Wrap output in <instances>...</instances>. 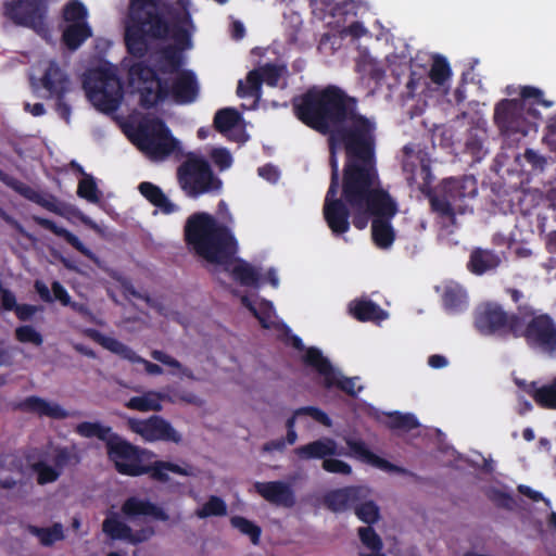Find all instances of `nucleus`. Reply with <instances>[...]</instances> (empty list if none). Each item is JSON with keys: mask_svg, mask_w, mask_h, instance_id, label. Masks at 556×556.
Listing matches in <instances>:
<instances>
[{"mask_svg": "<svg viewBox=\"0 0 556 556\" xmlns=\"http://www.w3.org/2000/svg\"><path fill=\"white\" fill-rule=\"evenodd\" d=\"M230 523L242 534L248 535L254 545L258 544L262 532L258 526L240 516L232 517Z\"/></svg>", "mask_w": 556, "mask_h": 556, "instance_id": "44", "label": "nucleus"}, {"mask_svg": "<svg viewBox=\"0 0 556 556\" xmlns=\"http://www.w3.org/2000/svg\"><path fill=\"white\" fill-rule=\"evenodd\" d=\"M110 459L119 473L127 476H141L147 469L140 464L139 450L115 434L106 445Z\"/></svg>", "mask_w": 556, "mask_h": 556, "instance_id": "11", "label": "nucleus"}, {"mask_svg": "<svg viewBox=\"0 0 556 556\" xmlns=\"http://www.w3.org/2000/svg\"><path fill=\"white\" fill-rule=\"evenodd\" d=\"M25 110L29 112L33 116H41L46 112L41 103H25Z\"/></svg>", "mask_w": 556, "mask_h": 556, "instance_id": "64", "label": "nucleus"}, {"mask_svg": "<svg viewBox=\"0 0 556 556\" xmlns=\"http://www.w3.org/2000/svg\"><path fill=\"white\" fill-rule=\"evenodd\" d=\"M476 193L475 178L447 179L442 182L439 191L430 197V203L435 213L446 217L452 225H456L455 215L466 212L463 200L472 198Z\"/></svg>", "mask_w": 556, "mask_h": 556, "instance_id": "6", "label": "nucleus"}, {"mask_svg": "<svg viewBox=\"0 0 556 556\" xmlns=\"http://www.w3.org/2000/svg\"><path fill=\"white\" fill-rule=\"evenodd\" d=\"M166 399L167 396L165 394L150 390L143 392L141 395L130 397L126 403V407L142 413L160 412L163 408L162 402Z\"/></svg>", "mask_w": 556, "mask_h": 556, "instance_id": "28", "label": "nucleus"}, {"mask_svg": "<svg viewBox=\"0 0 556 556\" xmlns=\"http://www.w3.org/2000/svg\"><path fill=\"white\" fill-rule=\"evenodd\" d=\"M28 533L36 536L45 546H51L55 542L64 539V530L61 523H54L52 527L39 528L36 526L27 527Z\"/></svg>", "mask_w": 556, "mask_h": 556, "instance_id": "35", "label": "nucleus"}, {"mask_svg": "<svg viewBox=\"0 0 556 556\" xmlns=\"http://www.w3.org/2000/svg\"><path fill=\"white\" fill-rule=\"evenodd\" d=\"M532 396L542 407L556 409V377L549 382L536 388Z\"/></svg>", "mask_w": 556, "mask_h": 556, "instance_id": "40", "label": "nucleus"}, {"mask_svg": "<svg viewBox=\"0 0 556 556\" xmlns=\"http://www.w3.org/2000/svg\"><path fill=\"white\" fill-rule=\"evenodd\" d=\"M167 33L168 25L157 0H131L125 41L132 55H143L149 48V39L162 38Z\"/></svg>", "mask_w": 556, "mask_h": 556, "instance_id": "4", "label": "nucleus"}, {"mask_svg": "<svg viewBox=\"0 0 556 556\" xmlns=\"http://www.w3.org/2000/svg\"><path fill=\"white\" fill-rule=\"evenodd\" d=\"M370 495L355 504V515L365 523L371 525L379 520L380 509L378 505L371 501Z\"/></svg>", "mask_w": 556, "mask_h": 556, "instance_id": "41", "label": "nucleus"}, {"mask_svg": "<svg viewBox=\"0 0 556 556\" xmlns=\"http://www.w3.org/2000/svg\"><path fill=\"white\" fill-rule=\"evenodd\" d=\"M187 243L192 250L212 264L223 265L243 286L255 287L260 273L244 261H231L237 252V242L230 231L218 226L206 213H195L188 217L185 226Z\"/></svg>", "mask_w": 556, "mask_h": 556, "instance_id": "3", "label": "nucleus"}, {"mask_svg": "<svg viewBox=\"0 0 556 556\" xmlns=\"http://www.w3.org/2000/svg\"><path fill=\"white\" fill-rule=\"evenodd\" d=\"M15 333L16 338L21 342H29L35 345H40L42 343L41 334L38 331H36L31 326L18 327Z\"/></svg>", "mask_w": 556, "mask_h": 556, "instance_id": "52", "label": "nucleus"}, {"mask_svg": "<svg viewBox=\"0 0 556 556\" xmlns=\"http://www.w3.org/2000/svg\"><path fill=\"white\" fill-rule=\"evenodd\" d=\"M525 157L528 162L532 163L534 166H538V167L544 166V163H545L544 159L533 150H527L525 152Z\"/></svg>", "mask_w": 556, "mask_h": 556, "instance_id": "61", "label": "nucleus"}, {"mask_svg": "<svg viewBox=\"0 0 556 556\" xmlns=\"http://www.w3.org/2000/svg\"><path fill=\"white\" fill-rule=\"evenodd\" d=\"M501 264V257L490 250L476 249L471 252L468 268L476 275H482L495 269Z\"/></svg>", "mask_w": 556, "mask_h": 556, "instance_id": "29", "label": "nucleus"}, {"mask_svg": "<svg viewBox=\"0 0 556 556\" xmlns=\"http://www.w3.org/2000/svg\"><path fill=\"white\" fill-rule=\"evenodd\" d=\"M84 88L90 102L102 112L115 111L123 98L122 85L114 68L89 72Z\"/></svg>", "mask_w": 556, "mask_h": 556, "instance_id": "8", "label": "nucleus"}, {"mask_svg": "<svg viewBox=\"0 0 556 556\" xmlns=\"http://www.w3.org/2000/svg\"><path fill=\"white\" fill-rule=\"evenodd\" d=\"M321 468L327 472L342 476H350L352 473V467L346 462L333 456L325 458L321 463Z\"/></svg>", "mask_w": 556, "mask_h": 556, "instance_id": "48", "label": "nucleus"}, {"mask_svg": "<svg viewBox=\"0 0 556 556\" xmlns=\"http://www.w3.org/2000/svg\"><path fill=\"white\" fill-rule=\"evenodd\" d=\"M370 494L371 491L366 486H350L330 492L325 501L331 510L343 511L366 500Z\"/></svg>", "mask_w": 556, "mask_h": 556, "instance_id": "21", "label": "nucleus"}, {"mask_svg": "<svg viewBox=\"0 0 556 556\" xmlns=\"http://www.w3.org/2000/svg\"><path fill=\"white\" fill-rule=\"evenodd\" d=\"M294 454L303 460L325 459L330 456L339 455L338 443L330 438H321L307 444L296 447Z\"/></svg>", "mask_w": 556, "mask_h": 556, "instance_id": "24", "label": "nucleus"}, {"mask_svg": "<svg viewBox=\"0 0 556 556\" xmlns=\"http://www.w3.org/2000/svg\"><path fill=\"white\" fill-rule=\"evenodd\" d=\"M48 0H18V2L8 5L9 16L18 25L33 28L38 34H46V7Z\"/></svg>", "mask_w": 556, "mask_h": 556, "instance_id": "16", "label": "nucleus"}, {"mask_svg": "<svg viewBox=\"0 0 556 556\" xmlns=\"http://www.w3.org/2000/svg\"><path fill=\"white\" fill-rule=\"evenodd\" d=\"M13 309H15L17 316L21 319H27L36 313V307H34L31 305H20L18 306L15 304Z\"/></svg>", "mask_w": 556, "mask_h": 556, "instance_id": "60", "label": "nucleus"}, {"mask_svg": "<svg viewBox=\"0 0 556 556\" xmlns=\"http://www.w3.org/2000/svg\"><path fill=\"white\" fill-rule=\"evenodd\" d=\"M124 290H125V293L126 294H129V295H132L135 298H139V299H143L144 301H147L152 307L156 308L160 313H163V307L161 304L152 301L149 296L147 295H142L140 294L139 292H137L132 286L126 283L124 286Z\"/></svg>", "mask_w": 556, "mask_h": 556, "instance_id": "58", "label": "nucleus"}, {"mask_svg": "<svg viewBox=\"0 0 556 556\" xmlns=\"http://www.w3.org/2000/svg\"><path fill=\"white\" fill-rule=\"evenodd\" d=\"M298 117L314 129L329 134L331 184L324 215L336 233L348 231L349 215L358 229L370 216L372 238L380 248L392 244L394 235L386 220L397 212L382 188L375 161V123L356 113L355 101L340 89L311 90L294 103Z\"/></svg>", "mask_w": 556, "mask_h": 556, "instance_id": "1", "label": "nucleus"}, {"mask_svg": "<svg viewBox=\"0 0 556 556\" xmlns=\"http://www.w3.org/2000/svg\"><path fill=\"white\" fill-rule=\"evenodd\" d=\"M77 192L79 197L88 200L89 202L96 203L99 201L96 184L90 176L80 180Z\"/></svg>", "mask_w": 556, "mask_h": 556, "instance_id": "49", "label": "nucleus"}, {"mask_svg": "<svg viewBox=\"0 0 556 556\" xmlns=\"http://www.w3.org/2000/svg\"><path fill=\"white\" fill-rule=\"evenodd\" d=\"M518 491H519L521 494H523L525 496H527V497H529L530 500H532L533 502L544 501V502H545V504H546V506H549V505H551V503H549V501H548V500L544 498V496H543L540 492H538V491H535V490L531 489L530 486H527V485L520 484V485L518 486Z\"/></svg>", "mask_w": 556, "mask_h": 556, "instance_id": "57", "label": "nucleus"}, {"mask_svg": "<svg viewBox=\"0 0 556 556\" xmlns=\"http://www.w3.org/2000/svg\"><path fill=\"white\" fill-rule=\"evenodd\" d=\"M36 203L39 204L40 206L47 208L50 212L63 215V211L61 208V205L51 195H45V194L40 193L38 199H37V201H36Z\"/></svg>", "mask_w": 556, "mask_h": 556, "instance_id": "54", "label": "nucleus"}, {"mask_svg": "<svg viewBox=\"0 0 556 556\" xmlns=\"http://www.w3.org/2000/svg\"><path fill=\"white\" fill-rule=\"evenodd\" d=\"M75 431L84 438H98L108 445L109 441L116 434L111 427L101 422L84 421L76 426Z\"/></svg>", "mask_w": 556, "mask_h": 556, "instance_id": "34", "label": "nucleus"}, {"mask_svg": "<svg viewBox=\"0 0 556 556\" xmlns=\"http://www.w3.org/2000/svg\"><path fill=\"white\" fill-rule=\"evenodd\" d=\"M287 68L283 65L267 64L257 70L251 71L245 80L239 81L237 92L239 97H254L258 99L261 96L262 83L270 87L285 86Z\"/></svg>", "mask_w": 556, "mask_h": 556, "instance_id": "12", "label": "nucleus"}, {"mask_svg": "<svg viewBox=\"0 0 556 556\" xmlns=\"http://www.w3.org/2000/svg\"><path fill=\"white\" fill-rule=\"evenodd\" d=\"M128 428L147 442L168 441L179 443L180 433L161 416H151L147 419L129 418Z\"/></svg>", "mask_w": 556, "mask_h": 556, "instance_id": "13", "label": "nucleus"}, {"mask_svg": "<svg viewBox=\"0 0 556 556\" xmlns=\"http://www.w3.org/2000/svg\"><path fill=\"white\" fill-rule=\"evenodd\" d=\"M25 407L40 416L54 419H64L70 416V414L56 402L47 401L36 396L28 397L25 401Z\"/></svg>", "mask_w": 556, "mask_h": 556, "instance_id": "30", "label": "nucleus"}, {"mask_svg": "<svg viewBox=\"0 0 556 556\" xmlns=\"http://www.w3.org/2000/svg\"><path fill=\"white\" fill-rule=\"evenodd\" d=\"M358 536L362 543L371 552H381L383 543L380 536L371 527H362L358 529Z\"/></svg>", "mask_w": 556, "mask_h": 556, "instance_id": "46", "label": "nucleus"}, {"mask_svg": "<svg viewBox=\"0 0 556 556\" xmlns=\"http://www.w3.org/2000/svg\"><path fill=\"white\" fill-rule=\"evenodd\" d=\"M193 31L194 25L189 14L184 12L174 29V39L179 49L170 47L153 56L157 73L142 62L130 67L129 84L139 93L143 106H153L167 97H172L178 103H189L195 99L198 84L194 75L180 70V50L191 47Z\"/></svg>", "mask_w": 556, "mask_h": 556, "instance_id": "2", "label": "nucleus"}, {"mask_svg": "<svg viewBox=\"0 0 556 556\" xmlns=\"http://www.w3.org/2000/svg\"><path fill=\"white\" fill-rule=\"evenodd\" d=\"M52 291L54 294V299L59 300L63 305L71 304V298L65 288L60 282L54 281L52 283Z\"/></svg>", "mask_w": 556, "mask_h": 556, "instance_id": "56", "label": "nucleus"}, {"mask_svg": "<svg viewBox=\"0 0 556 556\" xmlns=\"http://www.w3.org/2000/svg\"><path fill=\"white\" fill-rule=\"evenodd\" d=\"M489 497L495 502L498 506L513 509L516 505L515 500L513 496L504 491L501 490H491L489 492Z\"/></svg>", "mask_w": 556, "mask_h": 556, "instance_id": "53", "label": "nucleus"}, {"mask_svg": "<svg viewBox=\"0 0 556 556\" xmlns=\"http://www.w3.org/2000/svg\"><path fill=\"white\" fill-rule=\"evenodd\" d=\"M475 325L483 334L503 331H511L516 334L521 331V320L516 316H508L495 303H485L477 308Z\"/></svg>", "mask_w": 556, "mask_h": 556, "instance_id": "9", "label": "nucleus"}, {"mask_svg": "<svg viewBox=\"0 0 556 556\" xmlns=\"http://www.w3.org/2000/svg\"><path fill=\"white\" fill-rule=\"evenodd\" d=\"M68 460L70 453L66 450H59L51 462L41 460L36 463L33 468L37 475V482L47 484L56 481Z\"/></svg>", "mask_w": 556, "mask_h": 556, "instance_id": "22", "label": "nucleus"}, {"mask_svg": "<svg viewBox=\"0 0 556 556\" xmlns=\"http://www.w3.org/2000/svg\"><path fill=\"white\" fill-rule=\"evenodd\" d=\"M286 450V441L283 439H276L268 441L262 445V452L270 454L274 452L282 453Z\"/></svg>", "mask_w": 556, "mask_h": 556, "instance_id": "55", "label": "nucleus"}, {"mask_svg": "<svg viewBox=\"0 0 556 556\" xmlns=\"http://www.w3.org/2000/svg\"><path fill=\"white\" fill-rule=\"evenodd\" d=\"M210 156H211L213 163L220 170L229 168L232 164V157H231L229 151L224 148H214L211 151Z\"/></svg>", "mask_w": 556, "mask_h": 556, "instance_id": "51", "label": "nucleus"}, {"mask_svg": "<svg viewBox=\"0 0 556 556\" xmlns=\"http://www.w3.org/2000/svg\"><path fill=\"white\" fill-rule=\"evenodd\" d=\"M295 415H303V416H309L317 422L326 426L331 427V419L328 417V415L323 412L321 409L314 407V406H306L295 409Z\"/></svg>", "mask_w": 556, "mask_h": 556, "instance_id": "50", "label": "nucleus"}, {"mask_svg": "<svg viewBox=\"0 0 556 556\" xmlns=\"http://www.w3.org/2000/svg\"><path fill=\"white\" fill-rule=\"evenodd\" d=\"M194 515L199 519L224 517L227 515V504L219 496L211 495L194 510Z\"/></svg>", "mask_w": 556, "mask_h": 556, "instance_id": "37", "label": "nucleus"}, {"mask_svg": "<svg viewBox=\"0 0 556 556\" xmlns=\"http://www.w3.org/2000/svg\"><path fill=\"white\" fill-rule=\"evenodd\" d=\"M177 177L180 188L190 198L222 189V180L214 175L207 161L195 154L187 156L177 169Z\"/></svg>", "mask_w": 556, "mask_h": 556, "instance_id": "7", "label": "nucleus"}, {"mask_svg": "<svg viewBox=\"0 0 556 556\" xmlns=\"http://www.w3.org/2000/svg\"><path fill=\"white\" fill-rule=\"evenodd\" d=\"M542 91L540 89L533 88V87H523L521 89V97L523 99L534 98L539 102L543 103L545 106H551L552 103L547 101L541 100Z\"/></svg>", "mask_w": 556, "mask_h": 556, "instance_id": "59", "label": "nucleus"}, {"mask_svg": "<svg viewBox=\"0 0 556 556\" xmlns=\"http://www.w3.org/2000/svg\"><path fill=\"white\" fill-rule=\"evenodd\" d=\"M0 180L5 184L8 187L12 188L26 199L33 201L36 203L40 192L34 190L29 186L21 182L20 180L11 177L10 175L5 174L4 172L0 170Z\"/></svg>", "mask_w": 556, "mask_h": 556, "instance_id": "45", "label": "nucleus"}, {"mask_svg": "<svg viewBox=\"0 0 556 556\" xmlns=\"http://www.w3.org/2000/svg\"><path fill=\"white\" fill-rule=\"evenodd\" d=\"M151 357L154 361L160 362L163 365L169 367L172 375H177L180 378L185 377V378H188L191 380H195V376L193 375L191 369H189L188 367H185L179 361H177L172 355L165 353L164 351L152 350Z\"/></svg>", "mask_w": 556, "mask_h": 556, "instance_id": "36", "label": "nucleus"}, {"mask_svg": "<svg viewBox=\"0 0 556 556\" xmlns=\"http://www.w3.org/2000/svg\"><path fill=\"white\" fill-rule=\"evenodd\" d=\"M102 531L112 540H121L134 545L148 541L154 533L153 528L150 526L138 530L130 528L116 514H110L104 519Z\"/></svg>", "mask_w": 556, "mask_h": 556, "instance_id": "18", "label": "nucleus"}, {"mask_svg": "<svg viewBox=\"0 0 556 556\" xmlns=\"http://www.w3.org/2000/svg\"><path fill=\"white\" fill-rule=\"evenodd\" d=\"M305 363L314 367L324 378L326 387L337 386L351 395H356L363 387L356 386L358 378H345L336 370L319 350L311 348L306 351Z\"/></svg>", "mask_w": 556, "mask_h": 556, "instance_id": "15", "label": "nucleus"}, {"mask_svg": "<svg viewBox=\"0 0 556 556\" xmlns=\"http://www.w3.org/2000/svg\"><path fill=\"white\" fill-rule=\"evenodd\" d=\"M132 142L149 159L161 161L178 148L165 124L154 117H144L131 135Z\"/></svg>", "mask_w": 556, "mask_h": 556, "instance_id": "5", "label": "nucleus"}, {"mask_svg": "<svg viewBox=\"0 0 556 556\" xmlns=\"http://www.w3.org/2000/svg\"><path fill=\"white\" fill-rule=\"evenodd\" d=\"M122 511L128 518L137 516H152L159 520H168V515L162 508L139 497H130L125 501L122 506Z\"/></svg>", "mask_w": 556, "mask_h": 556, "instance_id": "25", "label": "nucleus"}, {"mask_svg": "<svg viewBox=\"0 0 556 556\" xmlns=\"http://www.w3.org/2000/svg\"><path fill=\"white\" fill-rule=\"evenodd\" d=\"M254 490L267 502L286 508L295 505V495L290 483L281 480L255 482Z\"/></svg>", "mask_w": 556, "mask_h": 556, "instance_id": "19", "label": "nucleus"}, {"mask_svg": "<svg viewBox=\"0 0 556 556\" xmlns=\"http://www.w3.org/2000/svg\"><path fill=\"white\" fill-rule=\"evenodd\" d=\"M63 14L68 23L63 39L70 49L75 50L91 36V29L86 22L87 10L81 2L73 0L66 4Z\"/></svg>", "mask_w": 556, "mask_h": 556, "instance_id": "14", "label": "nucleus"}, {"mask_svg": "<svg viewBox=\"0 0 556 556\" xmlns=\"http://www.w3.org/2000/svg\"><path fill=\"white\" fill-rule=\"evenodd\" d=\"M139 191L153 205L157 206L166 214L173 213L177 210V206L169 201L163 191L151 182H141L139 185Z\"/></svg>", "mask_w": 556, "mask_h": 556, "instance_id": "31", "label": "nucleus"}, {"mask_svg": "<svg viewBox=\"0 0 556 556\" xmlns=\"http://www.w3.org/2000/svg\"><path fill=\"white\" fill-rule=\"evenodd\" d=\"M179 400L187 404H192L197 406H201L203 404L202 399H200L198 395L193 393H182L179 395Z\"/></svg>", "mask_w": 556, "mask_h": 556, "instance_id": "63", "label": "nucleus"}, {"mask_svg": "<svg viewBox=\"0 0 556 556\" xmlns=\"http://www.w3.org/2000/svg\"><path fill=\"white\" fill-rule=\"evenodd\" d=\"M89 336L104 349L118 355L123 359H126L132 364H141L144 368V371L149 376H161L164 374V370L160 365L144 359L138 355L130 346L124 344L117 339L104 336L97 330H91Z\"/></svg>", "mask_w": 556, "mask_h": 556, "instance_id": "17", "label": "nucleus"}, {"mask_svg": "<svg viewBox=\"0 0 556 556\" xmlns=\"http://www.w3.org/2000/svg\"><path fill=\"white\" fill-rule=\"evenodd\" d=\"M240 123L241 116L233 109L219 110L214 118L216 129L225 135H228L231 130L239 127Z\"/></svg>", "mask_w": 556, "mask_h": 556, "instance_id": "38", "label": "nucleus"}, {"mask_svg": "<svg viewBox=\"0 0 556 556\" xmlns=\"http://www.w3.org/2000/svg\"><path fill=\"white\" fill-rule=\"evenodd\" d=\"M450 74L451 72L446 61L441 56L434 58L429 74L431 80L441 85L450 77Z\"/></svg>", "mask_w": 556, "mask_h": 556, "instance_id": "47", "label": "nucleus"}, {"mask_svg": "<svg viewBox=\"0 0 556 556\" xmlns=\"http://www.w3.org/2000/svg\"><path fill=\"white\" fill-rule=\"evenodd\" d=\"M386 426L390 429H400L410 431L419 427L417 418L413 414H402L399 412L388 413Z\"/></svg>", "mask_w": 556, "mask_h": 556, "instance_id": "42", "label": "nucleus"}, {"mask_svg": "<svg viewBox=\"0 0 556 556\" xmlns=\"http://www.w3.org/2000/svg\"><path fill=\"white\" fill-rule=\"evenodd\" d=\"M516 336L525 337L535 349L556 355V325L547 315L535 316L527 323L521 321V331Z\"/></svg>", "mask_w": 556, "mask_h": 556, "instance_id": "10", "label": "nucleus"}, {"mask_svg": "<svg viewBox=\"0 0 556 556\" xmlns=\"http://www.w3.org/2000/svg\"><path fill=\"white\" fill-rule=\"evenodd\" d=\"M146 473L150 472L152 478L162 482L168 481V472L185 477H193L197 475V469L187 463L178 465L169 462H155L151 467H146Z\"/></svg>", "mask_w": 556, "mask_h": 556, "instance_id": "26", "label": "nucleus"}, {"mask_svg": "<svg viewBox=\"0 0 556 556\" xmlns=\"http://www.w3.org/2000/svg\"><path fill=\"white\" fill-rule=\"evenodd\" d=\"M43 86L55 94H61L66 90V79L61 70L51 63L43 76Z\"/></svg>", "mask_w": 556, "mask_h": 556, "instance_id": "39", "label": "nucleus"}, {"mask_svg": "<svg viewBox=\"0 0 556 556\" xmlns=\"http://www.w3.org/2000/svg\"><path fill=\"white\" fill-rule=\"evenodd\" d=\"M345 444L350 448V455L361 459L362 462H365L367 464H370L381 470L388 471V472H397V473H406V470L403 468H400L388 460L375 455L371 453L365 442L362 440H356L353 438H345L344 439Z\"/></svg>", "mask_w": 556, "mask_h": 556, "instance_id": "23", "label": "nucleus"}, {"mask_svg": "<svg viewBox=\"0 0 556 556\" xmlns=\"http://www.w3.org/2000/svg\"><path fill=\"white\" fill-rule=\"evenodd\" d=\"M253 315L258 319L264 328L270 329L279 327V323L277 321V316L271 302L262 301L256 306V311Z\"/></svg>", "mask_w": 556, "mask_h": 556, "instance_id": "43", "label": "nucleus"}, {"mask_svg": "<svg viewBox=\"0 0 556 556\" xmlns=\"http://www.w3.org/2000/svg\"><path fill=\"white\" fill-rule=\"evenodd\" d=\"M33 219L35 223L51 230L56 236L63 237L70 244H72L76 250H78L80 253H83L92 262H94L98 266L101 265L96 254L92 253L88 248H86L85 244L75 235H73L72 232L62 227L56 226L53 222L49 219L39 216H33Z\"/></svg>", "mask_w": 556, "mask_h": 556, "instance_id": "27", "label": "nucleus"}, {"mask_svg": "<svg viewBox=\"0 0 556 556\" xmlns=\"http://www.w3.org/2000/svg\"><path fill=\"white\" fill-rule=\"evenodd\" d=\"M35 289L43 301L51 302L53 300L49 288L42 281H36Z\"/></svg>", "mask_w": 556, "mask_h": 556, "instance_id": "62", "label": "nucleus"}, {"mask_svg": "<svg viewBox=\"0 0 556 556\" xmlns=\"http://www.w3.org/2000/svg\"><path fill=\"white\" fill-rule=\"evenodd\" d=\"M442 299L445 308L452 312H459L467 306L466 292L455 282H450L443 287Z\"/></svg>", "mask_w": 556, "mask_h": 556, "instance_id": "32", "label": "nucleus"}, {"mask_svg": "<svg viewBox=\"0 0 556 556\" xmlns=\"http://www.w3.org/2000/svg\"><path fill=\"white\" fill-rule=\"evenodd\" d=\"M350 312L354 317L363 321H380L388 317L386 312L370 301H356L351 303Z\"/></svg>", "mask_w": 556, "mask_h": 556, "instance_id": "33", "label": "nucleus"}, {"mask_svg": "<svg viewBox=\"0 0 556 556\" xmlns=\"http://www.w3.org/2000/svg\"><path fill=\"white\" fill-rule=\"evenodd\" d=\"M522 102L518 100H504L495 109V121L498 127L506 132L523 131Z\"/></svg>", "mask_w": 556, "mask_h": 556, "instance_id": "20", "label": "nucleus"}]
</instances>
